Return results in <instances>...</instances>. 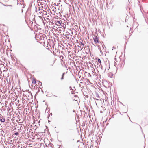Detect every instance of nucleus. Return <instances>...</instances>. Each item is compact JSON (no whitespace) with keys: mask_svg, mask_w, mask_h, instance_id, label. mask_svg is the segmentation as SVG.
Here are the masks:
<instances>
[{"mask_svg":"<svg viewBox=\"0 0 148 148\" xmlns=\"http://www.w3.org/2000/svg\"><path fill=\"white\" fill-rule=\"evenodd\" d=\"M60 59H61V60L63 59V57L62 56H60Z\"/></svg>","mask_w":148,"mask_h":148,"instance_id":"6e6552de","label":"nucleus"},{"mask_svg":"<svg viewBox=\"0 0 148 148\" xmlns=\"http://www.w3.org/2000/svg\"><path fill=\"white\" fill-rule=\"evenodd\" d=\"M96 97L99 98H100V96H99V94H96Z\"/></svg>","mask_w":148,"mask_h":148,"instance_id":"1a4fd4ad","label":"nucleus"},{"mask_svg":"<svg viewBox=\"0 0 148 148\" xmlns=\"http://www.w3.org/2000/svg\"><path fill=\"white\" fill-rule=\"evenodd\" d=\"M45 37L43 35L39 36L38 35L37 36H36V38L37 40H39L40 42L42 43Z\"/></svg>","mask_w":148,"mask_h":148,"instance_id":"f257e3e1","label":"nucleus"},{"mask_svg":"<svg viewBox=\"0 0 148 148\" xmlns=\"http://www.w3.org/2000/svg\"><path fill=\"white\" fill-rule=\"evenodd\" d=\"M81 44L82 45H83V46H84V43H82V42H81Z\"/></svg>","mask_w":148,"mask_h":148,"instance_id":"9b49d317","label":"nucleus"},{"mask_svg":"<svg viewBox=\"0 0 148 148\" xmlns=\"http://www.w3.org/2000/svg\"><path fill=\"white\" fill-rule=\"evenodd\" d=\"M105 64L106 66L105 70V71L106 70H108L110 68V64L109 61L107 59H106L105 61Z\"/></svg>","mask_w":148,"mask_h":148,"instance_id":"f03ea898","label":"nucleus"},{"mask_svg":"<svg viewBox=\"0 0 148 148\" xmlns=\"http://www.w3.org/2000/svg\"><path fill=\"white\" fill-rule=\"evenodd\" d=\"M69 88H70V90H72V91L71 92V93L72 94H73V92L75 90V88L74 87H73V88H72L71 86H70L69 87Z\"/></svg>","mask_w":148,"mask_h":148,"instance_id":"39448f33","label":"nucleus"},{"mask_svg":"<svg viewBox=\"0 0 148 148\" xmlns=\"http://www.w3.org/2000/svg\"><path fill=\"white\" fill-rule=\"evenodd\" d=\"M0 121H1V122H4L5 121V119H1L0 120Z\"/></svg>","mask_w":148,"mask_h":148,"instance_id":"0eeeda50","label":"nucleus"},{"mask_svg":"<svg viewBox=\"0 0 148 148\" xmlns=\"http://www.w3.org/2000/svg\"><path fill=\"white\" fill-rule=\"evenodd\" d=\"M5 6H12V5H5Z\"/></svg>","mask_w":148,"mask_h":148,"instance_id":"f8f14e48","label":"nucleus"},{"mask_svg":"<svg viewBox=\"0 0 148 148\" xmlns=\"http://www.w3.org/2000/svg\"><path fill=\"white\" fill-rule=\"evenodd\" d=\"M93 39L95 43H99L98 39L97 38V36H95L93 38Z\"/></svg>","mask_w":148,"mask_h":148,"instance_id":"7ed1b4c3","label":"nucleus"},{"mask_svg":"<svg viewBox=\"0 0 148 148\" xmlns=\"http://www.w3.org/2000/svg\"><path fill=\"white\" fill-rule=\"evenodd\" d=\"M14 134L16 135H18V132H16L14 133Z\"/></svg>","mask_w":148,"mask_h":148,"instance_id":"9d476101","label":"nucleus"},{"mask_svg":"<svg viewBox=\"0 0 148 148\" xmlns=\"http://www.w3.org/2000/svg\"><path fill=\"white\" fill-rule=\"evenodd\" d=\"M96 99V100H98V99Z\"/></svg>","mask_w":148,"mask_h":148,"instance_id":"2eb2a0df","label":"nucleus"},{"mask_svg":"<svg viewBox=\"0 0 148 148\" xmlns=\"http://www.w3.org/2000/svg\"><path fill=\"white\" fill-rule=\"evenodd\" d=\"M65 74V73H64L62 75V77L61 79V80H62L64 79V75Z\"/></svg>","mask_w":148,"mask_h":148,"instance_id":"423d86ee","label":"nucleus"},{"mask_svg":"<svg viewBox=\"0 0 148 148\" xmlns=\"http://www.w3.org/2000/svg\"><path fill=\"white\" fill-rule=\"evenodd\" d=\"M58 23L60 24V22H59Z\"/></svg>","mask_w":148,"mask_h":148,"instance_id":"4468645a","label":"nucleus"},{"mask_svg":"<svg viewBox=\"0 0 148 148\" xmlns=\"http://www.w3.org/2000/svg\"><path fill=\"white\" fill-rule=\"evenodd\" d=\"M33 83H34V84H35L36 83L35 81L34 82H33Z\"/></svg>","mask_w":148,"mask_h":148,"instance_id":"ddd939ff","label":"nucleus"},{"mask_svg":"<svg viewBox=\"0 0 148 148\" xmlns=\"http://www.w3.org/2000/svg\"><path fill=\"white\" fill-rule=\"evenodd\" d=\"M97 62L99 63V66L100 67V66H101V69H102V67L101 62V60L100 59H99V58L98 59Z\"/></svg>","mask_w":148,"mask_h":148,"instance_id":"20e7f679","label":"nucleus"}]
</instances>
